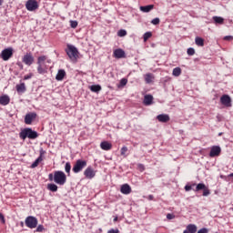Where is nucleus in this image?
Returning <instances> with one entry per match:
<instances>
[{
	"instance_id": "47",
	"label": "nucleus",
	"mask_w": 233,
	"mask_h": 233,
	"mask_svg": "<svg viewBox=\"0 0 233 233\" xmlns=\"http://www.w3.org/2000/svg\"><path fill=\"white\" fill-rule=\"evenodd\" d=\"M107 233H119L118 229H110Z\"/></svg>"
},
{
	"instance_id": "8",
	"label": "nucleus",
	"mask_w": 233,
	"mask_h": 233,
	"mask_svg": "<svg viewBox=\"0 0 233 233\" xmlns=\"http://www.w3.org/2000/svg\"><path fill=\"white\" fill-rule=\"evenodd\" d=\"M25 225L28 228H35L37 227V218L32 216L27 217L25 218Z\"/></svg>"
},
{
	"instance_id": "38",
	"label": "nucleus",
	"mask_w": 233,
	"mask_h": 233,
	"mask_svg": "<svg viewBox=\"0 0 233 233\" xmlns=\"http://www.w3.org/2000/svg\"><path fill=\"white\" fill-rule=\"evenodd\" d=\"M208 228H199V230H198V233H208Z\"/></svg>"
},
{
	"instance_id": "5",
	"label": "nucleus",
	"mask_w": 233,
	"mask_h": 233,
	"mask_svg": "<svg viewBox=\"0 0 233 233\" xmlns=\"http://www.w3.org/2000/svg\"><path fill=\"white\" fill-rule=\"evenodd\" d=\"M86 167V160L78 159L76 160V164L73 167V172L75 174H79V172H81V170H83V168H85Z\"/></svg>"
},
{
	"instance_id": "27",
	"label": "nucleus",
	"mask_w": 233,
	"mask_h": 233,
	"mask_svg": "<svg viewBox=\"0 0 233 233\" xmlns=\"http://www.w3.org/2000/svg\"><path fill=\"white\" fill-rule=\"evenodd\" d=\"M90 90H91V92H96V93L101 92V86L93 85V86H90Z\"/></svg>"
},
{
	"instance_id": "25",
	"label": "nucleus",
	"mask_w": 233,
	"mask_h": 233,
	"mask_svg": "<svg viewBox=\"0 0 233 233\" xmlns=\"http://www.w3.org/2000/svg\"><path fill=\"white\" fill-rule=\"evenodd\" d=\"M213 21L217 24V25H223V23L225 22V19H223V17H218V15H215L213 17Z\"/></svg>"
},
{
	"instance_id": "12",
	"label": "nucleus",
	"mask_w": 233,
	"mask_h": 233,
	"mask_svg": "<svg viewBox=\"0 0 233 233\" xmlns=\"http://www.w3.org/2000/svg\"><path fill=\"white\" fill-rule=\"evenodd\" d=\"M84 176L86 177V179H94V177H96V171L94 168H92V167H88L84 171Z\"/></svg>"
},
{
	"instance_id": "36",
	"label": "nucleus",
	"mask_w": 233,
	"mask_h": 233,
	"mask_svg": "<svg viewBox=\"0 0 233 233\" xmlns=\"http://www.w3.org/2000/svg\"><path fill=\"white\" fill-rule=\"evenodd\" d=\"M159 23H160L159 17H155V19H153V20L151 21V24H152V25H159Z\"/></svg>"
},
{
	"instance_id": "48",
	"label": "nucleus",
	"mask_w": 233,
	"mask_h": 233,
	"mask_svg": "<svg viewBox=\"0 0 233 233\" xmlns=\"http://www.w3.org/2000/svg\"><path fill=\"white\" fill-rule=\"evenodd\" d=\"M140 10H141L142 12H147V5L140 6Z\"/></svg>"
},
{
	"instance_id": "51",
	"label": "nucleus",
	"mask_w": 233,
	"mask_h": 233,
	"mask_svg": "<svg viewBox=\"0 0 233 233\" xmlns=\"http://www.w3.org/2000/svg\"><path fill=\"white\" fill-rule=\"evenodd\" d=\"M143 39H144V42L147 43V33L144 34Z\"/></svg>"
},
{
	"instance_id": "41",
	"label": "nucleus",
	"mask_w": 233,
	"mask_h": 233,
	"mask_svg": "<svg viewBox=\"0 0 233 233\" xmlns=\"http://www.w3.org/2000/svg\"><path fill=\"white\" fill-rule=\"evenodd\" d=\"M24 79H25V81H26V80H28V79H32V74L25 75V76H24Z\"/></svg>"
},
{
	"instance_id": "14",
	"label": "nucleus",
	"mask_w": 233,
	"mask_h": 233,
	"mask_svg": "<svg viewBox=\"0 0 233 233\" xmlns=\"http://www.w3.org/2000/svg\"><path fill=\"white\" fill-rule=\"evenodd\" d=\"M37 117V114L35 113H29L26 114L25 116V125H32V121Z\"/></svg>"
},
{
	"instance_id": "57",
	"label": "nucleus",
	"mask_w": 233,
	"mask_h": 233,
	"mask_svg": "<svg viewBox=\"0 0 233 233\" xmlns=\"http://www.w3.org/2000/svg\"><path fill=\"white\" fill-rule=\"evenodd\" d=\"M230 177H233V172L231 174H229Z\"/></svg>"
},
{
	"instance_id": "40",
	"label": "nucleus",
	"mask_w": 233,
	"mask_h": 233,
	"mask_svg": "<svg viewBox=\"0 0 233 233\" xmlns=\"http://www.w3.org/2000/svg\"><path fill=\"white\" fill-rule=\"evenodd\" d=\"M167 219H173L175 218V214L168 213L167 214Z\"/></svg>"
},
{
	"instance_id": "11",
	"label": "nucleus",
	"mask_w": 233,
	"mask_h": 233,
	"mask_svg": "<svg viewBox=\"0 0 233 233\" xmlns=\"http://www.w3.org/2000/svg\"><path fill=\"white\" fill-rule=\"evenodd\" d=\"M22 61L27 66H31V65L34 64V56H32L30 53H27L23 56Z\"/></svg>"
},
{
	"instance_id": "53",
	"label": "nucleus",
	"mask_w": 233,
	"mask_h": 233,
	"mask_svg": "<svg viewBox=\"0 0 233 233\" xmlns=\"http://www.w3.org/2000/svg\"><path fill=\"white\" fill-rule=\"evenodd\" d=\"M17 66H20V68L23 70V64L17 63Z\"/></svg>"
},
{
	"instance_id": "24",
	"label": "nucleus",
	"mask_w": 233,
	"mask_h": 233,
	"mask_svg": "<svg viewBox=\"0 0 233 233\" xmlns=\"http://www.w3.org/2000/svg\"><path fill=\"white\" fill-rule=\"evenodd\" d=\"M172 74L176 77H178L182 74V69L180 68V66H177L176 68H173Z\"/></svg>"
},
{
	"instance_id": "1",
	"label": "nucleus",
	"mask_w": 233,
	"mask_h": 233,
	"mask_svg": "<svg viewBox=\"0 0 233 233\" xmlns=\"http://www.w3.org/2000/svg\"><path fill=\"white\" fill-rule=\"evenodd\" d=\"M52 63V60L48 59L46 56H39L37 58V72L38 74H46L48 72L49 65Z\"/></svg>"
},
{
	"instance_id": "54",
	"label": "nucleus",
	"mask_w": 233,
	"mask_h": 233,
	"mask_svg": "<svg viewBox=\"0 0 233 233\" xmlns=\"http://www.w3.org/2000/svg\"><path fill=\"white\" fill-rule=\"evenodd\" d=\"M148 199H154V196H153L152 194H150V195L148 196Z\"/></svg>"
},
{
	"instance_id": "15",
	"label": "nucleus",
	"mask_w": 233,
	"mask_h": 233,
	"mask_svg": "<svg viewBox=\"0 0 233 233\" xmlns=\"http://www.w3.org/2000/svg\"><path fill=\"white\" fill-rule=\"evenodd\" d=\"M198 231V227L194 223H189L187 225L186 229L183 231V233H196Z\"/></svg>"
},
{
	"instance_id": "42",
	"label": "nucleus",
	"mask_w": 233,
	"mask_h": 233,
	"mask_svg": "<svg viewBox=\"0 0 233 233\" xmlns=\"http://www.w3.org/2000/svg\"><path fill=\"white\" fill-rule=\"evenodd\" d=\"M0 220L3 224L5 223V216L3 215V213H0Z\"/></svg>"
},
{
	"instance_id": "10",
	"label": "nucleus",
	"mask_w": 233,
	"mask_h": 233,
	"mask_svg": "<svg viewBox=\"0 0 233 233\" xmlns=\"http://www.w3.org/2000/svg\"><path fill=\"white\" fill-rule=\"evenodd\" d=\"M195 190H203V196H208L210 194V190L205 183H198Z\"/></svg>"
},
{
	"instance_id": "4",
	"label": "nucleus",
	"mask_w": 233,
	"mask_h": 233,
	"mask_svg": "<svg viewBox=\"0 0 233 233\" xmlns=\"http://www.w3.org/2000/svg\"><path fill=\"white\" fill-rule=\"evenodd\" d=\"M54 181L56 183V185L63 187V185L66 183V175L63 171H55Z\"/></svg>"
},
{
	"instance_id": "16",
	"label": "nucleus",
	"mask_w": 233,
	"mask_h": 233,
	"mask_svg": "<svg viewBox=\"0 0 233 233\" xmlns=\"http://www.w3.org/2000/svg\"><path fill=\"white\" fill-rule=\"evenodd\" d=\"M157 119L161 123H167L170 121V116L168 114H158V116H157Z\"/></svg>"
},
{
	"instance_id": "28",
	"label": "nucleus",
	"mask_w": 233,
	"mask_h": 233,
	"mask_svg": "<svg viewBox=\"0 0 233 233\" xmlns=\"http://www.w3.org/2000/svg\"><path fill=\"white\" fill-rule=\"evenodd\" d=\"M47 188L51 192H57V185H56V184H48Z\"/></svg>"
},
{
	"instance_id": "46",
	"label": "nucleus",
	"mask_w": 233,
	"mask_h": 233,
	"mask_svg": "<svg viewBox=\"0 0 233 233\" xmlns=\"http://www.w3.org/2000/svg\"><path fill=\"white\" fill-rule=\"evenodd\" d=\"M36 232H43V226H38L36 228Z\"/></svg>"
},
{
	"instance_id": "55",
	"label": "nucleus",
	"mask_w": 233,
	"mask_h": 233,
	"mask_svg": "<svg viewBox=\"0 0 233 233\" xmlns=\"http://www.w3.org/2000/svg\"><path fill=\"white\" fill-rule=\"evenodd\" d=\"M3 5V0H0V6Z\"/></svg>"
},
{
	"instance_id": "21",
	"label": "nucleus",
	"mask_w": 233,
	"mask_h": 233,
	"mask_svg": "<svg viewBox=\"0 0 233 233\" xmlns=\"http://www.w3.org/2000/svg\"><path fill=\"white\" fill-rule=\"evenodd\" d=\"M16 92H18V94H25V92H26V86L25 83L16 85Z\"/></svg>"
},
{
	"instance_id": "9",
	"label": "nucleus",
	"mask_w": 233,
	"mask_h": 233,
	"mask_svg": "<svg viewBox=\"0 0 233 233\" xmlns=\"http://www.w3.org/2000/svg\"><path fill=\"white\" fill-rule=\"evenodd\" d=\"M220 103L225 106H232V99L228 94H224L220 97Z\"/></svg>"
},
{
	"instance_id": "23",
	"label": "nucleus",
	"mask_w": 233,
	"mask_h": 233,
	"mask_svg": "<svg viewBox=\"0 0 233 233\" xmlns=\"http://www.w3.org/2000/svg\"><path fill=\"white\" fill-rule=\"evenodd\" d=\"M195 43L198 46H205V39L203 37H196Z\"/></svg>"
},
{
	"instance_id": "3",
	"label": "nucleus",
	"mask_w": 233,
	"mask_h": 233,
	"mask_svg": "<svg viewBox=\"0 0 233 233\" xmlns=\"http://www.w3.org/2000/svg\"><path fill=\"white\" fill-rule=\"evenodd\" d=\"M37 137V132L32 130V128H25L19 133V137L24 141L26 139V137L29 139H36Z\"/></svg>"
},
{
	"instance_id": "56",
	"label": "nucleus",
	"mask_w": 233,
	"mask_h": 233,
	"mask_svg": "<svg viewBox=\"0 0 233 233\" xmlns=\"http://www.w3.org/2000/svg\"><path fill=\"white\" fill-rule=\"evenodd\" d=\"M114 221H115V222L117 221V217H116V218H114Z\"/></svg>"
},
{
	"instance_id": "43",
	"label": "nucleus",
	"mask_w": 233,
	"mask_h": 233,
	"mask_svg": "<svg viewBox=\"0 0 233 233\" xmlns=\"http://www.w3.org/2000/svg\"><path fill=\"white\" fill-rule=\"evenodd\" d=\"M48 179H49V181H54V174L50 173L48 175Z\"/></svg>"
},
{
	"instance_id": "45",
	"label": "nucleus",
	"mask_w": 233,
	"mask_h": 233,
	"mask_svg": "<svg viewBox=\"0 0 233 233\" xmlns=\"http://www.w3.org/2000/svg\"><path fill=\"white\" fill-rule=\"evenodd\" d=\"M192 188V185H186L185 186V190L188 191V190H191Z\"/></svg>"
},
{
	"instance_id": "35",
	"label": "nucleus",
	"mask_w": 233,
	"mask_h": 233,
	"mask_svg": "<svg viewBox=\"0 0 233 233\" xmlns=\"http://www.w3.org/2000/svg\"><path fill=\"white\" fill-rule=\"evenodd\" d=\"M127 152H128V147H123L121 148V156H126V155H127Z\"/></svg>"
},
{
	"instance_id": "52",
	"label": "nucleus",
	"mask_w": 233,
	"mask_h": 233,
	"mask_svg": "<svg viewBox=\"0 0 233 233\" xmlns=\"http://www.w3.org/2000/svg\"><path fill=\"white\" fill-rule=\"evenodd\" d=\"M150 37H152V32H147V39H149Z\"/></svg>"
},
{
	"instance_id": "18",
	"label": "nucleus",
	"mask_w": 233,
	"mask_h": 233,
	"mask_svg": "<svg viewBox=\"0 0 233 233\" xmlns=\"http://www.w3.org/2000/svg\"><path fill=\"white\" fill-rule=\"evenodd\" d=\"M120 192L125 195L130 194L132 192V187L128 184H124L120 187Z\"/></svg>"
},
{
	"instance_id": "49",
	"label": "nucleus",
	"mask_w": 233,
	"mask_h": 233,
	"mask_svg": "<svg viewBox=\"0 0 233 233\" xmlns=\"http://www.w3.org/2000/svg\"><path fill=\"white\" fill-rule=\"evenodd\" d=\"M232 38H233L232 35H226V37H224L226 41H228V39H232Z\"/></svg>"
},
{
	"instance_id": "2",
	"label": "nucleus",
	"mask_w": 233,
	"mask_h": 233,
	"mask_svg": "<svg viewBox=\"0 0 233 233\" xmlns=\"http://www.w3.org/2000/svg\"><path fill=\"white\" fill-rule=\"evenodd\" d=\"M66 54L68 56L71 63H77V60L79 59V50H77L76 46L67 45Z\"/></svg>"
},
{
	"instance_id": "20",
	"label": "nucleus",
	"mask_w": 233,
	"mask_h": 233,
	"mask_svg": "<svg viewBox=\"0 0 233 233\" xmlns=\"http://www.w3.org/2000/svg\"><path fill=\"white\" fill-rule=\"evenodd\" d=\"M114 56L116 59H123V57H125V51L123 49H116Z\"/></svg>"
},
{
	"instance_id": "30",
	"label": "nucleus",
	"mask_w": 233,
	"mask_h": 233,
	"mask_svg": "<svg viewBox=\"0 0 233 233\" xmlns=\"http://www.w3.org/2000/svg\"><path fill=\"white\" fill-rule=\"evenodd\" d=\"M65 170L66 174H70V170H72V166L70 165V162L66 163Z\"/></svg>"
},
{
	"instance_id": "34",
	"label": "nucleus",
	"mask_w": 233,
	"mask_h": 233,
	"mask_svg": "<svg viewBox=\"0 0 233 233\" xmlns=\"http://www.w3.org/2000/svg\"><path fill=\"white\" fill-rule=\"evenodd\" d=\"M187 54L188 56H195V54H196L195 48H187Z\"/></svg>"
},
{
	"instance_id": "26",
	"label": "nucleus",
	"mask_w": 233,
	"mask_h": 233,
	"mask_svg": "<svg viewBox=\"0 0 233 233\" xmlns=\"http://www.w3.org/2000/svg\"><path fill=\"white\" fill-rule=\"evenodd\" d=\"M41 161H43V158L41 157L36 158L35 162H33V164L31 165V168H36V167H39Z\"/></svg>"
},
{
	"instance_id": "37",
	"label": "nucleus",
	"mask_w": 233,
	"mask_h": 233,
	"mask_svg": "<svg viewBox=\"0 0 233 233\" xmlns=\"http://www.w3.org/2000/svg\"><path fill=\"white\" fill-rule=\"evenodd\" d=\"M70 26L71 28H77V21L71 20Z\"/></svg>"
},
{
	"instance_id": "19",
	"label": "nucleus",
	"mask_w": 233,
	"mask_h": 233,
	"mask_svg": "<svg viewBox=\"0 0 233 233\" xmlns=\"http://www.w3.org/2000/svg\"><path fill=\"white\" fill-rule=\"evenodd\" d=\"M65 76H66V72L65 71V69L58 70L56 76V81H63V79H65Z\"/></svg>"
},
{
	"instance_id": "44",
	"label": "nucleus",
	"mask_w": 233,
	"mask_h": 233,
	"mask_svg": "<svg viewBox=\"0 0 233 233\" xmlns=\"http://www.w3.org/2000/svg\"><path fill=\"white\" fill-rule=\"evenodd\" d=\"M154 5H147V13L150 12V10H153Z\"/></svg>"
},
{
	"instance_id": "39",
	"label": "nucleus",
	"mask_w": 233,
	"mask_h": 233,
	"mask_svg": "<svg viewBox=\"0 0 233 233\" xmlns=\"http://www.w3.org/2000/svg\"><path fill=\"white\" fill-rule=\"evenodd\" d=\"M40 156L38 157H41L43 159V157L45 156V154H46V151H45L43 148H40Z\"/></svg>"
},
{
	"instance_id": "13",
	"label": "nucleus",
	"mask_w": 233,
	"mask_h": 233,
	"mask_svg": "<svg viewBox=\"0 0 233 233\" xmlns=\"http://www.w3.org/2000/svg\"><path fill=\"white\" fill-rule=\"evenodd\" d=\"M221 154V147L218 145H214L211 147V150L209 152L210 157H215L216 156H220Z\"/></svg>"
},
{
	"instance_id": "6",
	"label": "nucleus",
	"mask_w": 233,
	"mask_h": 233,
	"mask_svg": "<svg viewBox=\"0 0 233 233\" xmlns=\"http://www.w3.org/2000/svg\"><path fill=\"white\" fill-rule=\"evenodd\" d=\"M25 8L28 12H35L39 8V3H37V0H28L25 3Z\"/></svg>"
},
{
	"instance_id": "31",
	"label": "nucleus",
	"mask_w": 233,
	"mask_h": 233,
	"mask_svg": "<svg viewBox=\"0 0 233 233\" xmlns=\"http://www.w3.org/2000/svg\"><path fill=\"white\" fill-rule=\"evenodd\" d=\"M154 103V97L151 94H147V106L148 105H153Z\"/></svg>"
},
{
	"instance_id": "33",
	"label": "nucleus",
	"mask_w": 233,
	"mask_h": 233,
	"mask_svg": "<svg viewBox=\"0 0 233 233\" xmlns=\"http://www.w3.org/2000/svg\"><path fill=\"white\" fill-rule=\"evenodd\" d=\"M155 81V76L153 74H147V83H153Z\"/></svg>"
},
{
	"instance_id": "50",
	"label": "nucleus",
	"mask_w": 233,
	"mask_h": 233,
	"mask_svg": "<svg viewBox=\"0 0 233 233\" xmlns=\"http://www.w3.org/2000/svg\"><path fill=\"white\" fill-rule=\"evenodd\" d=\"M144 105H147V95H144V100H143Z\"/></svg>"
},
{
	"instance_id": "17",
	"label": "nucleus",
	"mask_w": 233,
	"mask_h": 233,
	"mask_svg": "<svg viewBox=\"0 0 233 233\" xmlns=\"http://www.w3.org/2000/svg\"><path fill=\"white\" fill-rule=\"evenodd\" d=\"M10 104V96L8 95H3L0 96V105L3 106H6V105Z\"/></svg>"
},
{
	"instance_id": "22",
	"label": "nucleus",
	"mask_w": 233,
	"mask_h": 233,
	"mask_svg": "<svg viewBox=\"0 0 233 233\" xmlns=\"http://www.w3.org/2000/svg\"><path fill=\"white\" fill-rule=\"evenodd\" d=\"M100 147L102 148V150H112V144L108 141H104L101 142Z\"/></svg>"
},
{
	"instance_id": "7",
	"label": "nucleus",
	"mask_w": 233,
	"mask_h": 233,
	"mask_svg": "<svg viewBox=\"0 0 233 233\" xmlns=\"http://www.w3.org/2000/svg\"><path fill=\"white\" fill-rule=\"evenodd\" d=\"M13 56L14 49L12 47H8L1 52L0 57L3 58V61H8V59H10V57H12Z\"/></svg>"
},
{
	"instance_id": "32",
	"label": "nucleus",
	"mask_w": 233,
	"mask_h": 233,
	"mask_svg": "<svg viewBox=\"0 0 233 233\" xmlns=\"http://www.w3.org/2000/svg\"><path fill=\"white\" fill-rule=\"evenodd\" d=\"M117 35H118V37H125V35H127V30H125V29H120V30L117 32Z\"/></svg>"
},
{
	"instance_id": "29",
	"label": "nucleus",
	"mask_w": 233,
	"mask_h": 233,
	"mask_svg": "<svg viewBox=\"0 0 233 233\" xmlns=\"http://www.w3.org/2000/svg\"><path fill=\"white\" fill-rule=\"evenodd\" d=\"M127 83H128V80L127 78H122L118 85V88H123V86H126Z\"/></svg>"
}]
</instances>
